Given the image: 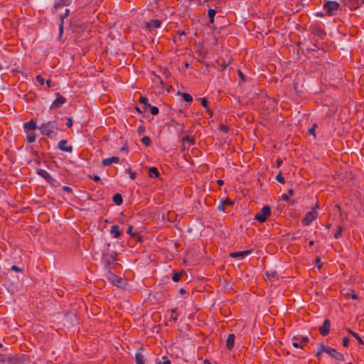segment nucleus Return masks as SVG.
I'll return each mask as SVG.
<instances>
[{
	"label": "nucleus",
	"mask_w": 364,
	"mask_h": 364,
	"mask_svg": "<svg viewBox=\"0 0 364 364\" xmlns=\"http://www.w3.org/2000/svg\"><path fill=\"white\" fill-rule=\"evenodd\" d=\"M38 129L43 135L53 139L58 135V122L56 120L49 121L42 124Z\"/></svg>",
	"instance_id": "obj_1"
},
{
	"label": "nucleus",
	"mask_w": 364,
	"mask_h": 364,
	"mask_svg": "<svg viewBox=\"0 0 364 364\" xmlns=\"http://www.w3.org/2000/svg\"><path fill=\"white\" fill-rule=\"evenodd\" d=\"M117 252L112 251L109 253H102V263L104 268L108 272L112 271L117 262Z\"/></svg>",
	"instance_id": "obj_2"
},
{
	"label": "nucleus",
	"mask_w": 364,
	"mask_h": 364,
	"mask_svg": "<svg viewBox=\"0 0 364 364\" xmlns=\"http://www.w3.org/2000/svg\"><path fill=\"white\" fill-rule=\"evenodd\" d=\"M340 4L335 1H328L323 5V9L328 16H333L337 14Z\"/></svg>",
	"instance_id": "obj_3"
},
{
	"label": "nucleus",
	"mask_w": 364,
	"mask_h": 364,
	"mask_svg": "<svg viewBox=\"0 0 364 364\" xmlns=\"http://www.w3.org/2000/svg\"><path fill=\"white\" fill-rule=\"evenodd\" d=\"M321 350H323L324 353L328 354L330 356L333 358L338 361H343L344 360V356L342 353L336 351L335 348H333L331 347L325 346L323 343H321Z\"/></svg>",
	"instance_id": "obj_4"
},
{
	"label": "nucleus",
	"mask_w": 364,
	"mask_h": 364,
	"mask_svg": "<svg viewBox=\"0 0 364 364\" xmlns=\"http://www.w3.org/2000/svg\"><path fill=\"white\" fill-rule=\"evenodd\" d=\"M19 362L18 355L0 354V364H18Z\"/></svg>",
	"instance_id": "obj_5"
},
{
	"label": "nucleus",
	"mask_w": 364,
	"mask_h": 364,
	"mask_svg": "<svg viewBox=\"0 0 364 364\" xmlns=\"http://www.w3.org/2000/svg\"><path fill=\"white\" fill-rule=\"evenodd\" d=\"M271 214V208L269 205H264L260 211L255 214L254 219L260 222L264 223L267 218Z\"/></svg>",
	"instance_id": "obj_6"
},
{
	"label": "nucleus",
	"mask_w": 364,
	"mask_h": 364,
	"mask_svg": "<svg viewBox=\"0 0 364 364\" xmlns=\"http://www.w3.org/2000/svg\"><path fill=\"white\" fill-rule=\"evenodd\" d=\"M316 218L317 212L314 209L305 214L304 218L301 220V223L305 226L309 225Z\"/></svg>",
	"instance_id": "obj_7"
},
{
	"label": "nucleus",
	"mask_w": 364,
	"mask_h": 364,
	"mask_svg": "<svg viewBox=\"0 0 364 364\" xmlns=\"http://www.w3.org/2000/svg\"><path fill=\"white\" fill-rule=\"evenodd\" d=\"M107 279L114 285L121 287L122 284V279L114 274L112 271L107 272Z\"/></svg>",
	"instance_id": "obj_8"
},
{
	"label": "nucleus",
	"mask_w": 364,
	"mask_h": 364,
	"mask_svg": "<svg viewBox=\"0 0 364 364\" xmlns=\"http://www.w3.org/2000/svg\"><path fill=\"white\" fill-rule=\"evenodd\" d=\"M56 98L55 100L52 102L50 109H55L59 107H60L63 104L66 102V98L64 97L63 95H61L59 93H56Z\"/></svg>",
	"instance_id": "obj_9"
},
{
	"label": "nucleus",
	"mask_w": 364,
	"mask_h": 364,
	"mask_svg": "<svg viewBox=\"0 0 364 364\" xmlns=\"http://www.w3.org/2000/svg\"><path fill=\"white\" fill-rule=\"evenodd\" d=\"M36 173L50 185H53L55 182V180L50 176V174L44 169L38 168L36 170Z\"/></svg>",
	"instance_id": "obj_10"
},
{
	"label": "nucleus",
	"mask_w": 364,
	"mask_h": 364,
	"mask_svg": "<svg viewBox=\"0 0 364 364\" xmlns=\"http://www.w3.org/2000/svg\"><path fill=\"white\" fill-rule=\"evenodd\" d=\"M330 327H331V322L328 319H325L323 325L319 327V333L321 336H326L329 333L330 331Z\"/></svg>",
	"instance_id": "obj_11"
},
{
	"label": "nucleus",
	"mask_w": 364,
	"mask_h": 364,
	"mask_svg": "<svg viewBox=\"0 0 364 364\" xmlns=\"http://www.w3.org/2000/svg\"><path fill=\"white\" fill-rule=\"evenodd\" d=\"M58 148L65 152H72L73 151V146L71 145L68 144V141L65 139H63L58 142Z\"/></svg>",
	"instance_id": "obj_12"
},
{
	"label": "nucleus",
	"mask_w": 364,
	"mask_h": 364,
	"mask_svg": "<svg viewBox=\"0 0 364 364\" xmlns=\"http://www.w3.org/2000/svg\"><path fill=\"white\" fill-rule=\"evenodd\" d=\"M161 25V21L159 19H154L151 20L149 22L146 23V27L149 30L151 31L153 28H160Z\"/></svg>",
	"instance_id": "obj_13"
},
{
	"label": "nucleus",
	"mask_w": 364,
	"mask_h": 364,
	"mask_svg": "<svg viewBox=\"0 0 364 364\" xmlns=\"http://www.w3.org/2000/svg\"><path fill=\"white\" fill-rule=\"evenodd\" d=\"M23 128L26 132L35 130L37 128L36 120L32 119L29 122H26L23 125Z\"/></svg>",
	"instance_id": "obj_14"
},
{
	"label": "nucleus",
	"mask_w": 364,
	"mask_h": 364,
	"mask_svg": "<svg viewBox=\"0 0 364 364\" xmlns=\"http://www.w3.org/2000/svg\"><path fill=\"white\" fill-rule=\"evenodd\" d=\"M119 162V159L117 156H112V157H110V158H106V159H104L102 161V164L105 166H110L111 164H112L114 163V164H118Z\"/></svg>",
	"instance_id": "obj_15"
},
{
	"label": "nucleus",
	"mask_w": 364,
	"mask_h": 364,
	"mask_svg": "<svg viewBox=\"0 0 364 364\" xmlns=\"http://www.w3.org/2000/svg\"><path fill=\"white\" fill-rule=\"evenodd\" d=\"M73 0H55L54 8L58 9L60 8L68 6L72 3Z\"/></svg>",
	"instance_id": "obj_16"
},
{
	"label": "nucleus",
	"mask_w": 364,
	"mask_h": 364,
	"mask_svg": "<svg viewBox=\"0 0 364 364\" xmlns=\"http://www.w3.org/2000/svg\"><path fill=\"white\" fill-rule=\"evenodd\" d=\"M110 233L115 239L119 238L122 235V231L119 230V226L117 225H114L111 227Z\"/></svg>",
	"instance_id": "obj_17"
},
{
	"label": "nucleus",
	"mask_w": 364,
	"mask_h": 364,
	"mask_svg": "<svg viewBox=\"0 0 364 364\" xmlns=\"http://www.w3.org/2000/svg\"><path fill=\"white\" fill-rule=\"evenodd\" d=\"M235 336L233 333L229 334L226 341V348L231 350L234 347Z\"/></svg>",
	"instance_id": "obj_18"
},
{
	"label": "nucleus",
	"mask_w": 364,
	"mask_h": 364,
	"mask_svg": "<svg viewBox=\"0 0 364 364\" xmlns=\"http://www.w3.org/2000/svg\"><path fill=\"white\" fill-rule=\"evenodd\" d=\"M198 100L200 101L201 105L206 109V112H208V114H210V116H212L213 111L208 106V102L207 99L205 97H202V98H199Z\"/></svg>",
	"instance_id": "obj_19"
},
{
	"label": "nucleus",
	"mask_w": 364,
	"mask_h": 364,
	"mask_svg": "<svg viewBox=\"0 0 364 364\" xmlns=\"http://www.w3.org/2000/svg\"><path fill=\"white\" fill-rule=\"evenodd\" d=\"M252 252V250H245L241 252H235L230 254L232 257H240L244 258L246 256L249 255Z\"/></svg>",
	"instance_id": "obj_20"
},
{
	"label": "nucleus",
	"mask_w": 364,
	"mask_h": 364,
	"mask_svg": "<svg viewBox=\"0 0 364 364\" xmlns=\"http://www.w3.org/2000/svg\"><path fill=\"white\" fill-rule=\"evenodd\" d=\"M291 344L294 347H295L296 348H303V344L301 342L300 338L296 336H293L291 338Z\"/></svg>",
	"instance_id": "obj_21"
},
{
	"label": "nucleus",
	"mask_w": 364,
	"mask_h": 364,
	"mask_svg": "<svg viewBox=\"0 0 364 364\" xmlns=\"http://www.w3.org/2000/svg\"><path fill=\"white\" fill-rule=\"evenodd\" d=\"M149 176L151 178H158L159 176V171L156 167H151L149 169Z\"/></svg>",
	"instance_id": "obj_22"
},
{
	"label": "nucleus",
	"mask_w": 364,
	"mask_h": 364,
	"mask_svg": "<svg viewBox=\"0 0 364 364\" xmlns=\"http://www.w3.org/2000/svg\"><path fill=\"white\" fill-rule=\"evenodd\" d=\"M112 201L117 205H120L123 203L122 196L119 193H116L112 197Z\"/></svg>",
	"instance_id": "obj_23"
},
{
	"label": "nucleus",
	"mask_w": 364,
	"mask_h": 364,
	"mask_svg": "<svg viewBox=\"0 0 364 364\" xmlns=\"http://www.w3.org/2000/svg\"><path fill=\"white\" fill-rule=\"evenodd\" d=\"M135 360L136 364H144V357L140 352H137L135 355Z\"/></svg>",
	"instance_id": "obj_24"
},
{
	"label": "nucleus",
	"mask_w": 364,
	"mask_h": 364,
	"mask_svg": "<svg viewBox=\"0 0 364 364\" xmlns=\"http://www.w3.org/2000/svg\"><path fill=\"white\" fill-rule=\"evenodd\" d=\"M36 139V135L33 132H28L26 134V140L28 143H33Z\"/></svg>",
	"instance_id": "obj_25"
},
{
	"label": "nucleus",
	"mask_w": 364,
	"mask_h": 364,
	"mask_svg": "<svg viewBox=\"0 0 364 364\" xmlns=\"http://www.w3.org/2000/svg\"><path fill=\"white\" fill-rule=\"evenodd\" d=\"M156 364H171V361L167 356L164 355L161 359L156 358Z\"/></svg>",
	"instance_id": "obj_26"
},
{
	"label": "nucleus",
	"mask_w": 364,
	"mask_h": 364,
	"mask_svg": "<svg viewBox=\"0 0 364 364\" xmlns=\"http://www.w3.org/2000/svg\"><path fill=\"white\" fill-rule=\"evenodd\" d=\"M208 17H209V22L210 23H214V17L216 14V11L213 9H209L208 11Z\"/></svg>",
	"instance_id": "obj_27"
},
{
	"label": "nucleus",
	"mask_w": 364,
	"mask_h": 364,
	"mask_svg": "<svg viewBox=\"0 0 364 364\" xmlns=\"http://www.w3.org/2000/svg\"><path fill=\"white\" fill-rule=\"evenodd\" d=\"M344 230V228L342 225H339L336 230V231L334 232V237L336 239H338L342 236L343 232Z\"/></svg>",
	"instance_id": "obj_28"
},
{
	"label": "nucleus",
	"mask_w": 364,
	"mask_h": 364,
	"mask_svg": "<svg viewBox=\"0 0 364 364\" xmlns=\"http://www.w3.org/2000/svg\"><path fill=\"white\" fill-rule=\"evenodd\" d=\"M184 274V272H173L172 275V279L173 282H177L181 279V276Z\"/></svg>",
	"instance_id": "obj_29"
},
{
	"label": "nucleus",
	"mask_w": 364,
	"mask_h": 364,
	"mask_svg": "<svg viewBox=\"0 0 364 364\" xmlns=\"http://www.w3.org/2000/svg\"><path fill=\"white\" fill-rule=\"evenodd\" d=\"M132 230H133V226L132 225H129L127 228V233L131 235L132 237H138V240L140 241L141 239H140V236L139 235L138 233H136V232H132Z\"/></svg>",
	"instance_id": "obj_30"
},
{
	"label": "nucleus",
	"mask_w": 364,
	"mask_h": 364,
	"mask_svg": "<svg viewBox=\"0 0 364 364\" xmlns=\"http://www.w3.org/2000/svg\"><path fill=\"white\" fill-rule=\"evenodd\" d=\"M141 143L144 145H145L146 146H150L151 144V141L150 137L147 136H145L142 137L141 139Z\"/></svg>",
	"instance_id": "obj_31"
},
{
	"label": "nucleus",
	"mask_w": 364,
	"mask_h": 364,
	"mask_svg": "<svg viewBox=\"0 0 364 364\" xmlns=\"http://www.w3.org/2000/svg\"><path fill=\"white\" fill-rule=\"evenodd\" d=\"M139 102L144 105V109L149 107L151 105L148 102V99L145 97H141L139 99Z\"/></svg>",
	"instance_id": "obj_32"
},
{
	"label": "nucleus",
	"mask_w": 364,
	"mask_h": 364,
	"mask_svg": "<svg viewBox=\"0 0 364 364\" xmlns=\"http://www.w3.org/2000/svg\"><path fill=\"white\" fill-rule=\"evenodd\" d=\"M182 97L183 100L187 102H191L193 101V97L190 94L183 92L182 93Z\"/></svg>",
	"instance_id": "obj_33"
},
{
	"label": "nucleus",
	"mask_w": 364,
	"mask_h": 364,
	"mask_svg": "<svg viewBox=\"0 0 364 364\" xmlns=\"http://www.w3.org/2000/svg\"><path fill=\"white\" fill-rule=\"evenodd\" d=\"M149 109H150V112L153 114V115H156L159 114V108L156 106H152V105H150L149 106Z\"/></svg>",
	"instance_id": "obj_34"
},
{
	"label": "nucleus",
	"mask_w": 364,
	"mask_h": 364,
	"mask_svg": "<svg viewBox=\"0 0 364 364\" xmlns=\"http://www.w3.org/2000/svg\"><path fill=\"white\" fill-rule=\"evenodd\" d=\"M322 353H324L323 350H321V344L319 345V347L315 350V355L316 357L320 360Z\"/></svg>",
	"instance_id": "obj_35"
},
{
	"label": "nucleus",
	"mask_w": 364,
	"mask_h": 364,
	"mask_svg": "<svg viewBox=\"0 0 364 364\" xmlns=\"http://www.w3.org/2000/svg\"><path fill=\"white\" fill-rule=\"evenodd\" d=\"M276 180L279 181V183L284 184L285 183V178L283 177L281 173H278L276 177Z\"/></svg>",
	"instance_id": "obj_36"
},
{
	"label": "nucleus",
	"mask_w": 364,
	"mask_h": 364,
	"mask_svg": "<svg viewBox=\"0 0 364 364\" xmlns=\"http://www.w3.org/2000/svg\"><path fill=\"white\" fill-rule=\"evenodd\" d=\"M183 141H186V142L189 143L190 144H194V143H195L194 139L193 137H191L188 136L183 137Z\"/></svg>",
	"instance_id": "obj_37"
},
{
	"label": "nucleus",
	"mask_w": 364,
	"mask_h": 364,
	"mask_svg": "<svg viewBox=\"0 0 364 364\" xmlns=\"http://www.w3.org/2000/svg\"><path fill=\"white\" fill-rule=\"evenodd\" d=\"M69 14L70 10L68 9H66L65 10V13L60 16V21L64 22V19L69 15Z\"/></svg>",
	"instance_id": "obj_38"
},
{
	"label": "nucleus",
	"mask_w": 364,
	"mask_h": 364,
	"mask_svg": "<svg viewBox=\"0 0 364 364\" xmlns=\"http://www.w3.org/2000/svg\"><path fill=\"white\" fill-rule=\"evenodd\" d=\"M316 127H317L316 124H314L313 127L309 129V130H308V133L311 135H313L314 136V138L316 137L315 129H316Z\"/></svg>",
	"instance_id": "obj_39"
},
{
	"label": "nucleus",
	"mask_w": 364,
	"mask_h": 364,
	"mask_svg": "<svg viewBox=\"0 0 364 364\" xmlns=\"http://www.w3.org/2000/svg\"><path fill=\"white\" fill-rule=\"evenodd\" d=\"M353 336L358 341V343L361 345L364 344L363 340L360 338V336L357 333H353Z\"/></svg>",
	"instance_id": "obj_40"
},
{
	"label": "nucleus",
	"mask_w": 364,
	"mask_h": 364,
	"mask_svg": "<svg viewBox=\"0 0 364 364\" xmlns=\"http://www.w3.org/2000/svg\"><path fill=\"white\" fill-rule=\"evenodd\" d=\"M36 81L41 85H44V79L42 77L41 75H38L36 76Z\"/></svg>",
	"instance_id": "obj_41"
},
{
	"label": "nucleus",
	"mask_w": 364,
	"mask_h": 364,
	"mask_svg": "<svg viewBox=\"0 0 364 364\" xmlns=\"http://www.w3.org/2000/svg\"><path fill=\"white\" fill-rule=\"evenodd\" d=\"M171 318L174 320V321H176L178 319V314L176 313V309H172V314L171 316Z\"/></svg>",
	"instance_id": "obj_42"
},
{
	"label": "nucleus",
	"mask_w": 364,
	"mask_h": 364,
	"mask_svg": "<svg viewBox=\"0 0 364 364\" xmlns=\"http://www.w3.org/2000/svg\"><path fill=\"white\" fill-rule=\"evenodd\" d=\"M217 209L219 210V211H223V212H225V205L223 204V203H222V201H220V203L218 204V205L217 206Z\"/></svg>",
	"instance_id": "obj_43"
},
{
	"label": "nucleus",
	"mask_w": 364,
	"mask_h": 364,
	"mask_svg": "<svg viewBox=\"0 0 364 364\" xmlns=\"http://www.w3.org/2000/svg\"><path fill=\"white\" fill-rule=\"evenodd\" d=\"M342 344L344 347H348L349 345V338L347 337L343 338Z\"/></svg>",
	"instance_id": "obj_44"
},
{
	"label": "nucleus",
	"mask_w": 364,
	"mask_h": 364,
	"mask_svg": "<svg viewBox=\"0 0 364 364\" xmlns=\"http://www.w3.org/2000/svg\"><path fill=\"white\" fill-rule=\"evenodd\" d=\"M128 172H129V177L131 179L134 180L136 178V173L132 171L130 169L128 170Z\"/></svg>",
	"instance_id": "obj_45"
},
{
	"label": "nucleus",
	"mask_w": 364,
	"mask_h": 364,
	"mask_svg": "<svg viewBox=\"0 0 364 364\" xmlns=\"http://www.w3.org/2000/svg\"><path fill=\"white\" fill-rule=\"evenodd\" d=\"M222 203H223L224 205H232L234 204V202L229 199L224 200L222 201Z\"/></svg>",
	"instance_id": "obj_46"
},
{
	"label": "nucleus",
	"mask_w": 364,
	"mask_h": 364,
	"mask_svg": "<svg viewBox=\"0 0 364 364\" xmlns=\"http://www.w3.org/2000/svg\"><path fill=\"white\" fill-rule=\"evenodd\" d=\"M63 24H64V22H61L60 21V23L59 25V35H60V36H61L63 35Z\"/></svg>",
	"instance_id": "obj_47"
},
{
	"label": "nucleus",
	"mask_w": 364,
	"mask_h": 364,
	"mask_svg": "<svg viewBox=\"0 0 364 364\" xmlns=\"http://www.w3.org/2000/svg\"><path fill=\"white\" fill-rule=\"evenodd\" d=\"M300 341L301 342L303 343H306L309 341V339L308 337L306 336H302L301 338H300Z\"/></svg>",
	"instance_id": "obj_48"
},
{
	"label": "nucleus",
	"mask_w": 364,
	"mask_h": 364,
	"mask_svg": "<svg viewBox=\"0 0 364 364\" xmlns=\"http://www.w3.org/2000/svg\"><path fill=\"white\" fill-rule=\"evenodd\" d=\"M11 269L14 270L15 272H21L22 271L20 267H17L16 265L11 266Z\"/></svg>",
	"instance_id": "obj_49"
},
{
	"label": "nucleus",
	"mask_w": 364,
	"mask_h": 364,
	"mask_svg": "<svg viewBox=\"0 0 364 364\" xmlns=\"http://www.w3.org/2000/svg\"><path fill=\"white\" fill-rule=\"evenodd\" d=\"M73 125V121H72V119L71 118H68V120H67V122H66V126L68 127V128H70Z\"/></svg>",
	"instance_id": "obj_50"
},
{
	"label": "nucleus",
	"mask_w": 364,
	"mask_h": 364,
	"mask_svg": "<svg viewBox=\"0 0 364 364\" xmlns=\"http://www.w3.org/2000/svg\"><path fill=\"white\" fill-rule=\"evenodd\" d=\"M237 73H238V76L240 77L241 80L245 81V75H243V73L240 70H238Z\"/></svg>",
	"instance_id": "obj_51"
},
{
	"label": "nucleus",
	"mask_w": 364,
	"mask_h": 364,
	"mask_svg": "<svg viewBox=\"0 0 364 364\" xmlns=\"http://www.w3.org/2000/svg\"><path fill=\"white\" fill-rule=\"evenodd\" d=\"M220 129L225 132H227L228 131V127L225 125H220Z\"/></svg>",
	"instance_id": "obj_52"
},
{
	"label": "nucleus",
	"mask_w": 364,
	"mask_h": 364,
	"mask_svg": "<svg viewBox=\"0 0 364 364\" xmlns=\"http://www.w3.org/2000/svg\"><path fill=\"white\" fill-rule=\"evenodd\" d=\"M282 198L284 200L287 201V202L289 201V195H287V194H283V195L282 196Z\"/></svg>",
	"instance_id": "obj_53"
},
{
	"label": "nucleus",
	"mask_w": 364,
	"mask_h": 364,
	"mask_svg": "<svg viewBox=\"0 0 364 364\" xmlns=\"http://www.w3.org/2000/svg\"><path fill=\"white\" fill-rule=\"evenodd\" d=\"M63 189L64 191L67 192V193H71L72 192V188L68 187V186H64L63 187Z\"/></svg>",
	"instance_id": "obj_54"
},
{
	"label": "nucleus",
	"mask_w": 364,
	"mask_h": 364,
	"mask_svg": "<svg viewBox=\"0 0 364 364\" xmlns=\"http://www.w3.org/2000/svg\"><path fill=\"white\" fill-rule=\"evenodd\" d=\"M228 63H223L221 65H220V67H221V70H223L227 68V67L228 66Z\"/></svg>",
	"instance_id": "obj_55"
},
{
	"label": "nucleus",
	"mask_w": 364,
	"mask_h": 364,
	"mask_svg": "<svg viewBox=\"0 0 364 364\" xmlns=\"http://www.w3.org/2000/svg\"><path fill=\"white\" fill-rule=\"evenodd\" d=\"M173 123H176V124L180 127V129H181V130H183V129L184 126H183V124L178 123V122H175L174 120H173Z\"/></svg>",
	"instance_id": "obj_56"
},
{
	"label": "nucleus",
	"mask_w": 364,
	"mask_h": 364,
	"mask_svg": "<svg viewBox=\"0 0 364 364\" xmlns=\"http://www.w3.org/2000/svg\"><path fill=\"white\" fill-rule=\"evenodd\" d=\"M46 85H47V88H50L51 87V80H47L46 81Z\"/></svg>",
	"instance_id": "obj_57"
},
{
	"label": "nucleus",
	"mask_w": 364,
	"mask_h": 364,
	"mask_svg": "<svg viewBox=\"0 0 364 364\" xmlns=\"http://www.w3.org/2000/svg\"><path fill=\"white\" fill-rule=\"evenodd\" d=\"M287 195L293 196L294 195V190L292 188H288L287 190Z\"/></svg>",
	"instance_id": "obj_58"
},
{
	"label": "nucleus",
	"mask_w": 364,
	"mask_h": 364,
	"mask_svg": "<svg viewBox=\"0 0 364 364\" xmlns=\"http://www.w3.org/2000/svg\"><path fill=\"white\" fill-rule=\"evenodd\" d=\"M145 131V129L143 126H139V128H138V132L139 133L141 132H144Z\"/></svg>",
	"instance_id": "obj_59"
},
{
	"label": "nucleus",
	"mask_w": 364,
	"mask_h": 364,
	"mask_svg": "<svg viewBox=\"0 0 364 364\" xmlns=\"http://www.w3.org/2000/svg\"><path fill=\"white\" fill-rule=\"evenodd\" d=\"M277 166L279 167L282 164V160L281 159L278 158L277 159Z\"/></svg>",
	"instance_id": "obj_60"
},
{
	"label": "nucleus",
	"mask_w": 364,
	"mask_h": 364,
	"mask_svg": "<svg viewBox=\"0 0 364 364\" xmlns=\"http://www.w3.org/2000/svg\"><path fill=\"white\" fill-rule=\"evenodd\" d=\"M93 180H94V181H95V182H98V181H100V177L99 176H95L93 177Z\"/></svg>",
	"instance_id": "obj_61"
},
{
	"label": "nucleus",
	"mask_w": 364,
	"mask_h": 364,
	"mask_svg": "<svg viewBox=\"0 0 364 364\" xmlns=\"http://www.w3.org/2000/svg\"><path fill=\"white\" fill-rule=\"evenodd\" d=\"M189 1H191V2L197 1L198 5H200V6L203 5L202 0H189Z\"/></svg>",
	"instance_id": "obj_62"
},
{
	"label": "nucleus",
	"mask_w": 364,
	"mask_h": 364,
	"mask_svg": "<svg viewBox=\"0 0 364 364\" xmlns=\"http://www.w3.org/2000/svg\"><path fill=\"white\" fill-rule=\"evenodd\" d=\"M179 293H180L181 294H186V289H185L181 288V289H180V290H179Z\"/></svg>",
	"instance_id": "obj_63"
},
{
	"label": "nucleus",
	"mask_w": 364,
	"mask_h": 364,
	"mask_svg": "<svg viewBox=\"0 0 364 364\" xmlns=\"http://www.w3.org/2000/svg\"><path fill=\"white\" fill-rule=\"evenodd\" d=\"M217 183L219 186H222V185H223L224 181L221 179H219V180H218Z\"/></svg>",
	"instance_id": "obj_64"
}]
</instances>
